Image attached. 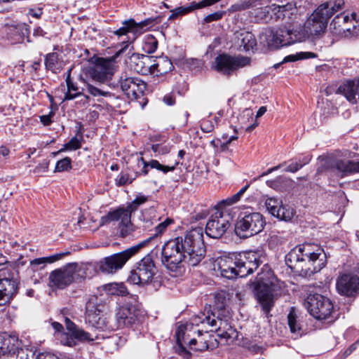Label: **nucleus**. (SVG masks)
<instances>
[{"label": "nucleus", "instance_id": "6", "mask_svg": "<svg viewBox=\"0 0 359 359\" xmlns=\"http://www.w3.org/2000/svg\"><path fill=\"white\" fill-rule=\"evenodd\" d=\"M147 201L148 196L140 194L126 207H119L113 211L109 212L107 215L102 217V221L103 223L118 222V228L121 237H127L134 231V226L131 222L132 213Z\"/></svg>", "mask_w": 359, "mask_h": 359}, {"label": "nucleus", "instance_id": "22", "mask_svg": "<svg viewBox=\"0 0 359 359\" xmlns=\"http://www.w3.org/2000/svg\"><path fill=\"white\" fill-rule=\"evenodd\" d=\"M337 292L346 297H354L359 292V277L351 273H344L337 280Z\"/></svg>", "mask_w": 359, "mask_h": 359}, {"label": "nucleus", "instance_id": "17", "mask_svg": "<svg viewBox=\"0 0 359 359\" xmlns=\"http://www.w3.org/2000/svg\"><path fill=\"white\" fill-rule=\"evenodd\" d=\"M296 31L286 26L277 29L266 30L264 33L265 41L271 48H278L281 46H288L297 41Z\"/></svg>", "mask_w": 359, "mask_h": 359}, {"label": "nucleus", "instance_id": "40", "mask_svg": "<svg viewBox=\"0 0 359 359\" xmlns=\"http://www.w3.org/2000/svg\"><path fill=\"white\" fill-rule=\"evenodd\" d=\"M229 294L225 291H220L215 294L214 306L217 310H224L229 302Z\"/></svg>", "mask_w": 359, "mask_h": 359}, {"label": "nucleus", "instance_id": "2", "mask_svg": "<svg viewBox=\"0 0 359 359\" xmlns=\"http://www.w3.org/2000/svg\"><path fill=\"white\" fill-rule=\"evenodd\" d=\"M200 324L205 327L206 325L210 327V331L219 332L224 325H226L218 316L216 317L214 313L208 315L201 313L192 318L191 323L179 325L177 328L175 335L177 339V347L176 352L185 359H190L191 353L183 346V343H188L189 348L196 351H204L207 350L212 351L219 346V341L213 335L209 334L208 331H205V335H203L202 330H197V337H194L189 340V334L187 331L191 329V325L198 326Z\"/></svg>", "mask_w": 359, "mask_h": 359}, {"label": "nucleus", "instance_id": "49", "mask_svg": "<svg viewBox=\"0 0 359 359\" xmlns=\"http://www.w3.org/2000/svg\"><path fill=\"white\" fill-rule=\"evenodd\" d=\"M173 222V220L170 218L165 219L163 222L159 223L158 225H156L154 228L155 233L152 236H150L149 238H151L147 243L150 242V241L154 237L158 236V235H161L163 233L167 227L171 224Z\"/></svg>", "mask_w": 359, "mask_h": 359}, {"label": "nucleus", "instance_id": "57", "mask_svg": "<svg viewBox=\"0 0 359 359\" xmlns=\"http://www.w3.org/2000/svg\"><path fill=\"white\" fill-rule=\"evenodd\" d=\"M215 128L214 123L210 120H203L201 123V129L204 133H210Z\"/></svg>", "mask_w": 359, "mask_h": 359}, {"label": "nucleus", "instance_id": "47", "mask_svg": "<svg viewBox=\"0 0 359 359\" xmlns=\"http://www.w3.org/2000/svg\"><path fill=\"white\" fill-rule=\"evenodd\" d=\"M137 166L141 167V169L134 172V175H137V178L142 175L145 176L149 173V161H146L143 157L137 158Z\"/></svg>", "mask_w": 359, "mask_h": 359}, {"label": "nucleus", "instance_id": "36", "mask_svg": "<svg viewBox=\"0 0 359 359\" xmlns=\"http://www.w3.org/2000/svg\"><path fill=\"white\" fill-rule=\"evenodd\" d=\"M129 32L133 33L135 37L137 36H136L134 19L124 20L122 22V27L113 32V33L118 36H125Z\"/></svg>", "mask_w": 359, "mask_h": 359}, {"label": "nucleus", "instance_id": "1", "mask_svg": "<svg viewBox=\"0 0 359 359\" xmlns=\"http://www.w3.org/2000/svg\"><path fill=\"white\" fill-rule=\"evenodd\" d=\"M203 238V228L196 227L167 241L161 250L162 264L168 270L179 273L185 264L197 266L206 252Z\"/></svg>", "mask_w": 359, "mask_h": 359}, {"label": "nucleus", "instance_id": "37", "mask_svg": "<svg viewBox=\"0 0 359 359\" xmlns=\"http://www.w3.org/2000/svg\"><path fill=\"white\" fill-rule=\"evenodd\" d=\"M158 44V40L153 35L148 34L144 37L142 48L144 53L151 54L156 50Z\"/></svg>", "mask_w": 359, "mask_h": 359}, {"label": "nucleus", "instance_id": "15", "mask_svg": "<svg viewBox=\"0 0 359 359\" xmlns=\"http://www.w3.org/2000/svg\"><path fill=\"white\" fill-rule=\"evenodd\" d=\"M81 268L76 263H69L62 268L53 271L49 276L50 285L58 289H64L73 282L80 279Z\"/></svg>", "mask_w": 359, "mask_h": 359}, {"label": "nucleus", "instance_id": "39", "mask_svg": "<svg viewBox=\"0 0 359 359\" xmlns=\"http://www.w3.org/2000/svg\"><path fill=\"white\" fill-rule=\"evenodd\" d=\"M24 26L21 25H11L7 27V32L8 39L13 40L14 43L20 42L23 40V37L21 35L22 28Z\"/></svg>", "mask_w": 359, "mask_h": 359}, {"label": "nucleus", "instance_id": "52", "mask_svg": "<svg viewBox=\"0 0 359 359\" xmlns=\"http://www.w3.org/2000/svg\"><path fill=\"white\" fill-rule=\"evenodd\" d=\"M289 180L286 177L280 176V177H278L274 180H268V181H266V183L269 187H270L274 189H278L279 187L281 184H285Z\"/></svg>", "mask_w": 359, "mask_h": 359}, {"label": "nucleus", "instance_id": "4", "mask_svg": "<svg viewBox=\"0 0 359 359\" xmlns=\"http://www.w3.org/2000/svg\"><path fill=\"white\" fill-rule=\"evenodd\" d=\"M122 47L116 51L114 58H100L93 67L87 69L80 76V81L83 83L88 92L94 97L111 96V93L93 84V82L104 83L111 79L114 73V59L123 54L128 47V41H123Z\"/></svg>", "mask_w": 359, "mask_h": 359}, {"label": "nucleus", "instance_id": "64", "mask_svg": "<svg viewBox=\"0 0 359 359\" xmlns=\"http://www.w3.org/2000/svg\"><path fill=\"white\" fill-rule=\"evenodd\" d=\"M10 154V149L4 146V145H1L0 146V157L1 156H3V157H8Z\"/></svg>", "mask_w": 359, "mask_h": 359}, {"label": "nucleus", "instance_id": "51", "mask_svg": "<svg viewBox=\"0 0 359 359\" xmlns=\"http://www.w3.org/2000/svg\"><path fill=\"white\" fill-rule=\"evenodd\" d=\"M60 341L63 345L70 347L74 346L76 344V339L72 334L63 333L61 336Z\"/></svg>", "mask_w": 359, "mask_h": 359}, {"label": "nucleus", "instance_id": "11", "mask_svg": "<svg viewBox=\"0 0 359 359\" xmlns=\"http://www.w3.org/2000/svg\"><path fill=\"white\" fill-rule=\"evenodd\" d=\"M330 30L333 35L340 37H352L359 35V15L353 13L351 17L341 13L337 15L330 24Z\"/></svg>", "mask_w": 359, "mask_h": 359}, {"label": "nucleus", "instance_id": "54", "mask_svg": "<svg viewBox=\"0 0 359 359\" xmlns=\"http://www.w3.org/2000/svg\"><path fill=\"white\" fill-rule=\"evenodd\" d=\"M224 13V11H217L209 14L204 18L203 23H210L213 21H217L223 17Z\"/></svg>", "mask_w": 359, "mask_h": 359}, {"label": "nucleus", "instance_id": "56", "mask_svg": "<svg viewBox=\"0 0 359 359\" xmlns=\"http://www.w3.org/2000/svg\"><path fill=\"white\" fill-rule=\"evenodd\" d=\"M83 139L81 137V140L78 139L76 137H73L70 139V140L67 142L68 146L70 148V150H76L81 147V140Z\"/></svg>", "mask_w": 359, "mask_h": 359}, {"label": "nucleus", "instance_id": "21", "mask_svg": "<svg viewBox=\"0 0 359 359\" xmlns=\"http://www.w3.org/2000/svg\"><path fill=\"white\" fill-rule=\"evenodd\" d=\"M265 206L269 212L280 220L290 221L294 214V209L288 204H283L278 198L269 197L266 199Z\"/></svg>", "mask_w": 359, "mask_h": 359}, {"label": "nucleus", "instance_id": "42", "mask_svg": "<svg viewBox=\"0 0 359 359\" xmlns=\"http://www.w3.org/2000/svg\"><path fill=\"white\" fill-rule=\"evenodd\" d=\"M316 57V55L312 52H300L295 55H289L286 56L283 60V63L288 62H294L299 60H304L309 58H315Z\"/></svg>", "mask_w": 359, "mask_h": 359}, {"label": "nucleus", "instance_id": "58", "mask_svg": "<svg viewBox=\"0 0 359 359\" xmlns=\"http://www.w3.org/2000/svg\"><path fill=\"white\" fill-rule=\"evenodd\" d=\"M290 161L291 163L285 169V172L294 173L302 168L301 165L296 160L294 161L291 160Z\"/></svg>", "mask_w": 359, "mask_h": 359}, {"label": "nucleus", "instance_id": "9", "mask_svg": "<svg viewBox=\"0 0 359 359\" xmlns=\"http://www.w3.org/2000/svg\"><path fill=\"white\" fill-rule=\"evenodd\" d=\"M151 238H149L137 245H133L122 252L115 253L104 257L99 262L100 270L104 273H114L123 268L126 263L136 254L140 249L147 245Z\"/></svg>", "mask_w": 359, "mask_h": 359}, {"label": "nucleus", "instance_id": "8", "mask_svg": "<svg viewBox=\"0 0 359 359\" xmlns=\"http://www.w3.org/2000/svg\"><path fill=\"white\" fill-rule=\"evenodd\" d=\"M344 0H330L320 5L306 22L308 31L314 35L323 33L327 27V20L344 6Z\"/></svg>", "mask_w": 359, "mask_h": 359}, {"label": "nucleus", "instance_id": "30", "mask_svg": "<svg viewBox=\"0 0 359 359\" xmlns=\"http://www.w3.org/2000/svg\"><path fill=\"white\" fill-rule=\"evenodd\" d=\"M72 69H68L66 74L67 92L65 94L63 100H72L83 94V88H79L76 82L71 79Z\"/></svg>", "mask_w": 359, "mask_h": 359}, {"label": "nucleus", "instance_id": "59", "mask_svg": "<svg viewBox=\"0 0 359 359\" xmlns=\"http://www.w3.org/2000/svg\"><path fill=\"white\" fill-rule=\"evenodd\" d=\"M250 4L248 2L243 1L241 4H236L231 6V10L232 11H241L243 10L247 9L250 7Z\"/></svg>", "mask_w": 359, "mask_h": 359}, {"label": "nucleus", "instance_id": "35", "mask_svg": "<svg viewBox=\"0 0 359 359\" xmlns=\"http://www.w3.org/2000/svg\"><path fill=\"white\" fill-rule=\"evenodd\" d=\"M155 210L153 208L144 210L139 216V219L142 222V227L144 229H149L156 222L157 219L154 218Z\"/></svg>", "mask_w": 359, "mask_h": 359}, {"label": "nucleus", "instance_id": "27", "mask_svg": "<svg viewBox=\"0 0 359 359\" xmlns=\"http://www.w3.org/2000/svg\"><path fill=\"white\" fill-rule=\"evenodd\" d=\"M65 323L67 330L74 337L76 340L80 341H93L98 339L97 335L86 332L84 330L79 327L68 318H65Z\"/></svg>", "mask_w": 359, "mask_h": 359}, {"label": "nucleus", "instance_id": "48", "mask_svg": "<svg viewBox=\"0 0 359 359\" xmlns=\"http://www.w3.org/2000/svg\"><path fill=\"white\" fill-rule=\"evenodd\" d=\"M72 168V160L69 157H65L56 163L55 172H64L67 171Z\"/></svg>", "mask_w": 359, "mask_h": 359}, {"label": "nucleus", "instance_id": "24", "mask_svg": "<svg viewBox=\"0 0 359 359\" xmlns=\"http://www.w3.org/2000/svg\"><path fill=\"white\" fill-rule=\"evenodd\" d=\"M233 43L239 51H250L257 46L255 36L251 32L245 30L236 31L233 34Z\"/></svg>", "mask_w": 359, "mask_h": 359}, {"label": "nucleus", "instance_id": "29", "mask_svg": "<svg viewBox=\"0 0 359 359\" xmlns=\"http://www.w3.org/2000/svg\"><path fill=\"white\" fill-rule=\"evenodd\" d=\"M151 74L156 76L164 75L172 70L174 66L167 56L154 58Z\"/></svg>", "mask_w": 359, "mask_h": 359}, {"label": "nucleus", "instance_id": "50", "mask_svg": "<svg viewBox=\"0 0 359 359\" xmlns=\"http://www.w3.org/2000/svg\"><path fill=\"white\" fill-rule=\"evenodd\" d=\"M270 8H271L272 19H284L286 17L280 5L271 4Z\"/></svg>", "mask_w": 359, "mask_h": 359}, {"label": "nucleus", "instance_id": "38", "mask_svg": "<svg viewBox=\"0 0 359 359\" xmlns=\"http://www.w3.org/2000/svg\"><path fill=\"white\" fill-rule=\"evenodd\" d=\"M9 355L7 359H29V354L33 357L34 354L31 351L27 348H17L16 349H9Z\"/></svg>", "mask_w": 359, "mask_h": 359}, {"label": "nucleus", "instance_id": "14", "mask_svg": "<svg viewBox=\"0 0 359 359\" xmlns=\"http://www.w3.org/2000/svg\"><path fill=\"white\" fill-rule=\"evenodd\" d=\"M309 313L318 320H326L334 311L332 302L327 297L318 294H310L304 302Z\"/></svg>", "mask_w": 359, "mask_h": 359}, {"label": "nucleus", "instance_id": "41", "mask_svg": "<svg viewBox=\"0 0 359 359\" xmlns=\"http://www.w3.org/2000/svg\"><path fill=\"white\" fill-rule=\"evenodd\" d=\"M271 8H270V5L259 8L255 10V17L264 22H268L269 20H272V14H271Z\"/></svg>", "mask_w": 359, "mask_h": 359}, {"label": "nucleus", "instance_id": "7", "mask_svg": "<svg viewBox=\"0 0 359 359\" xmlns=\"http://www.w3.org/2000/svg\"><path fill=\"white\" fill-rule=\"evenodd\" d=\"M272 278V271L267 266H264L262 269V272L257 274L255 280L250 284V289L253 292L256 299L266 315L270 312L274 303Z\"/></svg>", "mask_w": 359, "mask_h": 359}, {"label": "nucleus", "instance_id": "33", "mask_svg": "<svg viewBox=\"0 0 359 359\" xmlns=\"http://www.w3.org/2000/svg\"><path fill=\"white\" fill-rule=\"evenodd\" d=\"M161 17L157 16L156 18H149L140 22L135 21V28L136 29V36H139L144 32L154 27L156 25L160 23Z\"/></svg>", "mask_w": 359, "mask_h": 359}, {"label": "nucleus", "instance_id": "31", "mask_svg": "<svg viewBox=\"0 0 359 359\" xmlns=\"http://www.w3.org/2000/svg\"><path fill=\"white\" fill-rule=\"evenodd\" d=\"M46 69L53 73L59 72L63 67V61L57 53H50L46 55L44 62Z\"/></svg>", "mask_w": 359, "mask_h": 359}, {"label": "nucleus", "instance_id": "23", "mask_svg": "<svg viewBox=\"0 0 359 359\" xmlns=\"http://www.w3.org/2000/svg\"><path fill=\"white\" fill-rule=\"evenodd\" d=\"M6 272L0 270V306L10 303L18 289L16 280L10 276H6Z\"/></svg>", "mask_w": 359, "mask_h": 359}, {"label": "nucleus", "instance_id": "45", "mask_svg": "<svg viewBox=\"0 0 359 359\" xmlns=\"http://www.w3.org/2000/svg\"><path fill=\"white\" fill-rule=\"evenodd\" d=\"M178 163V162H176L173 166H168L161 164L157 160L152 159L149 161L150 168L156 169L164 174L173 171Z\"/></svg>", "mask_w": 359, "mask_h": 359}, {"label": "nucleus", "instance_id": "32", "mask_svg": "<svg viewBox=\"0 0 359 359\" xmlns=\"http://www.w3.org/2000/svg\"><path fill=\"white\" fill-rule=\"evenodd\" d=\"M287 323L290 332L294 335L295 338L301 337L304 334L302 326L297 319V316L294 308H292L288 313Z\"/></svg>", "mask_w": 359, "mask_h": 359}, {"label": "nucleus", "instance_id": "13", "mask_svg": "<svg viewBox=\"0 0 359 359\" xmlns=\"http://www.w3.org/2000/svg\"><path fill=\"white\" fill-rule=\"evenodd\" d=\"M156 267L150 255H147L135 264L128 281L134 285H145L151 283L156 273Z\"/></svg>", "mask_w": 359, "mask_h": 359}, {"label": "nucleus", "instance_id": "10", "mask_svg": "<svg viewBox=\"0 0 359 359\" xmlns=\"http://www.w3.org/2000/svg\"><path fill=\"white\" fill-rule=\"evenodd\" d=\"M265 225L259 212L241 213L235 224V232L240 238H249L261 232Z\"/></svg>", "mask_w": 359, "mask_h": 359}, {"label": "nucleus", "instance_id": "18", "mask_svg": "<svg viewBox=\"0 0 359 359\" xmlns=\"http://www.w3.org/2000/svg\"><path fill=\"white\" fill-rule=\"evenodd\" d=\"M143 318V311L137 304H125L116 311V328L122 329L132 327L140 323Z\"/></svg>", "mask_w": 359, "mask_h": 359}, {"label": "nucleus", "instance_id": "25", "mask_svg": "<svg viewBox=\"0 0 359 359\" xmlns=\"http://www.w3.org/2000/svg\"><path fill=\"white\" fill-rule=\"evenodd\" d=\"M337 93L344 95L352 104L359 103V77L339 86Z\"/></svg>", "mask_w": 359, "mask_h": 359}, {"label": "nucleus", "instance_id": "19", "mask_svg": "<svg viewBox=\"0 0 359 359\" xmlns=\"http://www.w3.org/2000/svg\"><path fill=\"white\" fill-rule=\"evenodd\" d=\"M231 219L226 210L215 212L206 224L207 236L212 238H221L229 228Z\"/></svg>", "mask_w": 359, "mask_h": 359}, {"label": "nucleus", "instance_id": "62", "mask_svg": "<svg viewBox=\"0 0 359 359\" xmlns=\"http://www.w3.org/2000/svg\"><path fill=\"white\" fill-rule=\"evenodd\" d=\"M295 160L298 162V163L301 165V167L302 168L303 166L309 163L311 160V156L306 155L302 157L296 158Z\"/></svg>", "mask_w": 359, "mask_h": 359}, {"label": "nucleus", "instance_id": "43", "mask_svg": "<svg viewBox=\"0 0 359 359\" xmlns=\"http://www.w3.org/2000/svg\"><path fill=\"white\" fill-rule=\"evenodd\" d=\"M107 287L109 292L112 295L124 296L128 294L127 288L123 283H111Z\"/></svg>", "mask_w": 359, "mask_h": 359}, {"label": "nucleus", "instance_id": "5", "mask_svg": "<svg viewBox=\"0 0 359 359\" xmlns=\"http://www.w3.org/2000/svg\"><path fill=\"white\" fill-rule=\"evenodd\" d=\"M215 262L221 276L228 279L246 277L252 273L260 263L258 254L252 251L222 256Z\"/></svg>", "mask_w": 359, "mask_h": 359}, {"label": "nucleus", "instance_id": "44", "mask_svg": "<svg viewBox=\"0 0 359 359\" xmlns=\"http://www.w3.org/2000/svg\"><path fill=\"white\" fill-rule=\"evenodd\" d=\"M137 179V175H130L128 173H121L116 179V184L118 187L125 186L133 183Z\"/></svg>", "mask_w": 359, "mask_h": 359}, {"label": "nucleus", "instance_id": "46", "mask_svg": "<svg viewBox=\"0 0 359 359\" xmlns=\"http://www.w3.org/2000/svg\"><path fill=\"white\" fill-rule=\"evenodd\" d=\"M250 184H247L245 187H243L242 189H241L236 194H233L232 196L227 198L226 199L222 201V203L231 205H233L238 201H239L243 195V194L246 191V190L248 189Z\"/></svg>", "mask_w": 359, "mask_h": 359}, {"label": "nucleus", "instance_id": "55", "mask_svg": "<svg viewBox=\"0 0 359 359\" xmlns=\"http://www.w3.org/2000/svg\"><path fill=\"white\" fill-rule=\"evenodd\" d=\"M253 112L250 109H245L243 111L242 114L238 117V121L241 124L246 123L247 121L253 119Z\"/></svg>", "mask_w": 359, "mask_h": 359}, {"label": "nucleus", "instance_id": "12", "mask_svg": "<svg viewBox=\"0 0 359 359\" xmlns=\"http://www.w3.org/2000/svg\"><path fill=\"white\" fill-rule=\"evenodd\" d=\"M104 309L105 304L98 297L91 296L86 304V323L96 330L114 329L108 325L107 318L102 315Z\"/></svg>", "mask_w": 359, "mask_h": 359}, {"label": "nucleus", "instance_id": "16", "mask_svg": "<svg viewBox=\"0 0 359 359\" xmlns=\"http://www.w3.org/2000/svg\"><path fill=\"white\" fill-rule=\"evenodd\" d=\"M250 61V58L246 56L220 54L215 58L212 67L224 75L230 76L238 69L249 65Z\"/></svg>", "mask_w": 359, "mask_h": 359}, {"label": "nucleus", "instance_id": "53", "mask_svg": "<svg viewBox=\"0 0 359 359\" xmlns=\"http://www.w3.org/2000/svg\"><path fill=\"white\" fill-rule=\"evenodd\" d=\"M284 13H285V16L287 15L288 18L290 15H293L297 12V6L296 4L293 1L288 2L285 4L280 5Z\"/></svg>", "mask_w": 359, "mask_h": 359}, {"label": "nucleus", "instance_id": "20", "mask_svg": "<svg viewBox=\"0 0 359 359\" xmlns=\"http://www.w3.org/2000/svg\"><path fill=\"white\" fill-rule=\"evenodd\" d=\"M118 83L122 92L132 100L142 97L147 88L144 81L127 72L121 73Z\"/></svg>", "mask_w": 359, "mask_h": 359}, {"label": "nucleus", "instance_id": "26", "mask_svg": "<svg viewBox=\"0 0 359 359\" xmlns=\"http://www.w3.org/2000/svg\"><path fill=\"white\" fill-rule=\"evenodd\" d=\"M333 168L337 171L338 176L343 178L359 172V161L338 159L335 161Z\"/></svg>", "mask_w": 359, "mask_h": 359}, {"label": "nucleus", "instance_id": "61", "mask_svg": "<svg viewBox=\"0 0 359 359\" xmlns=\"http://www.w3.org/2000/svg\"><path fill=\"white\" fill-rule=\"evenodd\" d=\"M164 103L168 106H172L175 103V97L174 95L171 93L166 94L163 99Z\"/></svg>", "mask_w": 359, "mask_h": 359}, {"label": "nucleus", "instance_id": "3", "mask_svg": "<svg viewBox=\"0 0 359 359\" xmlns=\"http://www.w3.org/2000/svg\"><path fill=\"white\" fill-rule=\"evenodd\" d=\"M325 254L313 243H303L292 249L285 256V263L291 269L304 276H311L324 266Z\"/></svg>", "mask_w": 359, "mask_h": 359}, {"label": "nucleus", "instance_id": "28", "mask_svg": "<svg viewBox=\"0 0 359 359\" xmlns=\"http://www.w3.org/2000/svg\"><path fill=\"white\" fill-rule=\"evenodd\" d=\"M133 62L135 63L134 69L137 73L142 75L151 74L153 56L142 55H133Z\"/></svg>", "mask_w": 359, "mask_h": 359}, {"label": "nucleus", "instance_id": "63", "mask_svg": "<svg viewBox=\"0 0 359 359\" xmlns=\"http://www.w3.org/2000/svg\"><path fill=\"white\" fill-rule=\"evenodd\" d=\"M238 137L236 136V135H232L226 142L222 143L221 144V150L222 151H224L225 150H226L228 149V146L229 144L233 141V140H237Z\"/></svg>", "mask_w": 359, "mask_h": 359}, {"label": "nucleus", "instance_id": "34", "mask_svg": "<svg viewBox=\"0 0 359 359\" xmlns=\"http://www.w3.org/2000/svg\"><path fill=\"white\" fill-rule=\"evenodd\" d=\"M64 254H55L52 256L36 258L30 262V266L33 271H37L43 268L46 263H53L59 260Z\"/></svg>", "mask_w": 359, "mask_h": 359}, {"label": "nucleus", "instance_id": "60", "mask_svg": "<svg viewBox=\"0 0 359 359\" xmlns=\"http://www.w3.org/2000/svg\"><path fill=\"white\" fill-rule=\"evenodd\" d=\"M54 115L53 111H50L48 115H43L40 116V121L43 126H48L52 123L51 118Z\"/></svg>", "mask_w": 359, "mask_h": 359}]
</instances>
